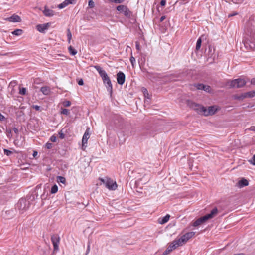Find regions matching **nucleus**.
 Masks as SVG:
<instances>
[{
  "label": "nucleus",
  "mask_w": 255,
  "mask_h": 255,
  "mask_svg": "<svg viewBox=\"0 0 255 255\" xmlns=\"http://www.w3.org/2000/svg\"><path fill=\"white\" fill-rule=\"evenodd\" d=\"M218 210L217 208H214L211 213L203 216L194 222L192 224V226L194 227H197L201 224L204 223L208 219H211L215 216L218 213Z\"/></svg>",
  "instance_id": "nucleus-1"
},
{
  "label": "nucleus",
  "mask_w": 255,
  "mask_h": 255,
  "mask_svg": "<svg viewBox=\"0 0 255 255\" xmlns=\"http://www.w3.org/2000/svg\"><path fill=\"white\" fill-rule=\"evenodd\" d=\"M247 37L244 45L246 47L249 45L251 49L255 46V29H251L247 31Z\"/></svg>",
  "instance_id": "nucleus-2"
},
{
  "label": "nucleus",
  "mask_w": 255,
  "mask_h": 255,
  "mask_svg": "<svg viewBox=\"0 0 255 255\" xmlns=\"http://www.w3.org/2000/svg\"><path fill=\"white\" fill-rule=\"evenodd\" d=\"M246 83L245 80L241 78L234 79L228 82L230 87L237 88L243 87Z\"/></svg>",
  "instance_id": "nucleus-3"
},
{
  "label": "nucleus",
  "mask_w": 255,
  "mask_h": 255,
  "mask_svg": "<svg viewBox=\"0 0 255 255\" xmlns=\"http://www.w3.org/2000/svg\"><path fill=\"white\" fill-rule=\"evenodd\" d=\"M100 180L105 185V186L109 190H114L117 187L116 182L110 178H106L105 179L100 178Z\"/></svg>",
  "instance_id": "nucleus-4"
},
{
  "label": "nucleus",
  "mask_w": 255,
  "mask_h": 255,
  "mask_svg": "<svg viewBox=\"0 0 255 255\" xmlns=\"http://www.w3.org/2000/svg\"><path fill=\"white\" fill-rule=\"evenodd\" d=\"M188 105L193 110L196 111L197 113L199 114H203V111L204 110V107L200 105L199 104H197L191 101H188L187 102Z\"/></svg>",
  "instance_id": "nucleus-5"
},
{
  "label": "nucleus",
  "mask_w": 255,
  "mask_h": 255,
  "mask_svg": "<svg viewBox=\"0 0 255 255\" xmlns=\"http://www.w3.org/2000/svg\"><path fill=\"white\" fill-rule=\"evenodd\" d=\"M116 8L118 11H119L121 13H123L124 14V15L128 18H130L132 16V12L125 5H119Z\"/></svg>",
  "instance_id": "nucleus-6"
},
{
  "label": "nucleus",
  "mask_w": 255,
  "mask_h": 255,
  "mask_svg": "<svg viewBox=\"0 0 255 255\" xmlns=\"http://www.w3.org/2000/svg\"><path fill=\"white\" fill-rule=\"evenodd\" d=\"M219 110V108L216 106H209L207 108L204 107V110L203 115L205 116L214 115L217 111Z\"/></svg>",
  "instance_id": "nucleus-7"
},
{
  "label": "nucleus",
  "mask_w": 255,
  "mask_h": 255,
  "mask_svg": "<svg viewBox=\"0 0 255 255\" xmlns=\"http://www.w3.org/2000/svg\"><path fill=\"white\" fill-rule=\"evenodd\" d=\"M195 233L194 232H188L178 239L182 245L186 243L190 239L193 237Z\"/></svg>",
  "instance_id": "nucleus-8"
},
{
  "label": "nucleus",
  "mask_w": 255,
  "mask_h": 255,
  "mask_svg": "<svg viewBox=\"0 0 255 255\" xmlns=\"http://www.w3.org/2000/svg\"><path fill=\"white\" fill-rule=\"evenodd\" d=\"M102 79L104 85L106 87L107 91L111 95L112 94L113 86L109 77L107 76L105 78H103Z\"/></svg>",
  "instance_id": "nucleus-9"
},
{
  "label": "nucleus",
  "mask_w": 255,
  "mask_h": 255,
  "mask_svg": "<svg viewBox=\"0 0 255 255\" xmlns=\"http://www.w3.org/2000/svg\"><path fill=\"white\" fill-rule=\"evenodd\" d=\"M51 241L54 247V251H58L59 250V244L60 242V238L57 235H53L51 237Z\"/></svg>",
  "instance_id": "nucleus-10"
},
{
  "label": "nucleus",
  "mask_w": 255,
  "mask_h": 255,
  "mask_svg": "<svg viewBox=\"0 0 255 255\" xmlns=\"http://www.w3.org/2000/svg\"><path fill=\"white\" fill-rule=\"evenodd\" d=\"M50 25V23H46L42 24H38L36 26V29L40 32L44 33L47 30Z\"/></svg>",
  "instance_id": "nucleus-11"
},
{
  "label": "nucleus",
  "mask_w": 255,
  "mask_h": 255,
  "mask_svg": "<svg viewBox=\"0 0 255 255\" xmlns=\"http://www.w3.org/2000/svg\"><path fill=\"white\" fill-rule=\"evenodd\" d=\"M117 82L120 85H123L125 81V75L122 72H119L117 74Z\"/></svg>",
  "instance_id": "nucleus-12"
},
{
  "label": "nucleus",
  "mask_w": 255,
  "mask_h": 255,
  "mask_svg": "<svg viewBox=\"0 0 255 255\" xmlns=\"http://www.w3.org/2000/svg\"><path fill=\"white\" fill-rule=\"evenodd\" d=\"M94 68L98 72L100 76L102 78H105L107 76H108V74H107L106 72L103 69L102 67L98 65H95L94 66Z\"/></svg>",
  "instance_id": "nucleus-13"
},
{
  "label": "nucleus",
  "mask_w": 255,
  "mask_h": 255,
  "mask_svg": "<svg viewBox=\"0 0 255 255\" xmlns=\"http://www.w3.org/2000/svg\"><path fill=\"white\" fill-rule=\"evenodd\" d=\"M76 0H65L62 3L58 5V7L60 9L63 8L70 4H74Z\"/></svg>",
  "instance_id": "nucleus-14"
},
{
  "label": "nucleus",
  "mask_w": 255,
  "mask_h": 255,
  "mask_svg": "<svg viewBox=\"0 0 255 255\" xmlns=\"http://www.w3.org/2000/svg\"><path fill=\"white\" fill-rule=\"evenodd\" d=\"M254 96H255L254 91H249V92H248L247 93H245L242 94L240 97H238L237 99H243L244 98H246V97L252 98Z\"/></svg>",
  "instance_id": "nucleus-15"
},
{
  "label": "nucleus",
  "mask_w": 255,
  "mask_h": 255,
  "mask_svg": "<svg viewBox=\"0 0 255 255\" xmlns=\"http://www.w3.org/2000/svg\"><path fill=\"white\" fill-rule=\"evenodd\" d=\"M89 128H87L85 132L84 135L83 136L82 138V144L83 145H84L85 144H86L87 142L88 139L90 137V133L89 132Z\"/></svg>",
  "instance_id": "nucleus-16"
},
{
  "label": "nucleus",
  "mask_w": 255,
  "mask_h": 255,
  "mask_svg": "<svg viewBox=\"0 0 255 255\" xmlns=\"http://www.w3.org/2000/svg\"><path fill=\"white\" fill-rule=\"evenodd\" d=\"M248 181L245 178H242L237 183V186L239 188H243V187L248 186Z\"/></svg>",
  "instance_id": "nucleus-17"
},
{
  "label": "nucleus",
  "mask_w": 255,
  "mask_h": 255,
  "mask_svg": "<svg viewBox=\"0 0 255 255\" xmlns=\"http://www.w3.org/2000/svg\"><path fill=\"white\" fill-rule=\"evenodd\" d=\"M7 20L10 22H17L21 21L20 17L17 15L13 14L10 17L7 18Z\"/></svg>",
  "instance_id": "nucleus-18"
},
{
  "label": "nucleus",
  "mask_w": 255,
  "mask_h": 255,
  "mask_svg": "<svg viewBox=\"0 0 255 255\" xmlns=\"http://www.w3.org/2000/svg\"><path fill=\"white\" fill-rule=\"evenodd\" d=\"M170 246L173 250L176 249L178 247L182 246L179 240L178 239L174 240L170 243Z\"/></svg>",
  "instance_id": "nucleus-19"
},
{
  "label": "nucleus",
  "mask_w": 255,
  "mask_h": 255,
  "mask_svg": "<svg viewBox=\"0 0 255 255\" xmlns=\"http://www.w3.org/2000/svg\"><path fill=\"white\" fill-rule=\"evenodd\" d=\"M43 13L45 16L47 17L53 16L54 14V12L53 10L48 9L47 8H45L44 10L43 11Z\"/></svg>",
  "instance_id": "nucleus-20"
},
{
  "label": "nucleus",
  "mask_w": 255,
  "mask_h": 255,
  "mask_svg": "<svg viewBox=\"0 0 255 255\" xmlns=\"http://www.w3.org/2000/svg\"><path fill=\"white\" fill-rule=\"evenodd\" d=\"M170 217L169 214H167L164 217L159 218L158 222L161 224H164L169 221Z\"/></svg>",
  "instance_id": "nucleus-21"
},
{
  "label": "nucleus",
  "mask_w": 255,
  "mask_h": 255,
  "mask_svg": "<svg viewBox=\"0 0 255 255\" xmlns=\"http://www.w3.org/2000/svg\"><path fill=\"white\" fill-rule=\"evenodd\" d=\"M40 91L44 95H48L50 93V89L46 86L42 87L40 89Z\"/></svg>",
  "instance_id": "nucleus-22"
},
{
  "label": "nucleus",
  "mask_w": 255,
  "mask_h": 255,
  "mask_svg": "<svg viewBox=\"0 0 255 255\" xmlns=\"http://www.w3.org/2000/svg\"><path fill=\"white\" fill-rule=\"evenodd\" d=\"M69 52L71 55H75L77 54V51L72 46H70L68 47Z\"/></svg>",
  "instance_id": "nucleus-23"
},
{
  "label": "nucleus",
  "mask_w": 255,
  "mask_h": 255,
  "mask_svg": "<svg viewBox=\"0 0 255 255\" xmlns=\"http://www.w3.org/2000/svg\"><path fill=\"white\" fill-rule=\"evenodd\" d=\"M201 43H202L201 38H199L197 41L196 45V50L198 51L200 49V48L201 47Z\"/></svg>",
  "instance_id": "nucleus-24"
},
{
  "label": "nucleus",
  "mask_w": 255,
  "mask_h": 255,
  "mask_svg": "<svg viewBox=\"0 0 255 255\" xmlns=\"http://www.w3.org/2000/svg\"><path fill=\"white\" fill-rule=\"evenodd\" d=\"M22 32L23 31L21 29H17L14 30L13 32H12V33L13 35H15L16 36H19V35H20L22 34Z\"/></svg>",
  "instance_id": "nucleus-25"
},
{
  "label": "nucleus",
  "mask_w": 255,
  "mask_h": 255,
  "mask_svg": "<svg viewBox=\"0 0 255 255\" xmlns=\"http://www.w3.org/2000/svg\"><path fill=\"white\" fill-rule=\"evenodd\" d=\"M57 182L63 183L64 184L66 183V179L65 177L62 176H58L57 177Z\"/></svg>",
  "instance_id": "nucleus-26"
},
{
  "label": "nucleus",
  "mask_w": 255,
  "mask_h": 255,
  "mask_svg": "<svg viewBox=\"0 0 255 255\" xmlns=\"http://www.w3.org/2000/svg\"><path fill=\"white\" fill-rule=\"evenodd\" d=\"M58 191V186L56 185L53 186L51 189V193L52 194L56 193Z\"/></svg>",
  "instance_id": "nucleus-27"
},
{
  "label": "nucleus",
  "mask_w": 255,
  "mask_h": 255,
  "mask_svg": "<svg viewBox=\"0 0 255 255\" xmlns=\"http://www.w3.org/2000/svg\"><path fill=\"white\" fill-rule=\"evenodd\" d=\"M67 37L68 43H70L72 39V34L69 29H67Z\"/></svg>",
  "instance_id": "nucleus-28"
},
{
  "label": "nucleus",
  "mask_w": 255,
  "mask_h": 255,
  "mask_svg": "<svg viewBox=\"0 0 255 255\" xmlns=\"http://www.w3.org/2000/svg\"><path fill=\"white\" fill-rule=\"evenodd\" d=\"M61 114L65 115H68L70 114V111L68 109H62Z\"/></svg>",
  "instance_id": "nucleus-29"
},
{
  "label": "nucleus",
  "mask_w": 255,
  "mask_h": 255,
  "mask_svg": "<svg viewBox=\"0 0 255 255\" xmlns=\"http://www.w3.org/2000/svg\"><path fill=\"white\" fill-rule=\"evenodd\" d=\"M62 104H63L64 107H68L70 106V105L71 104V103L69 101L66 100V101H63L62 102Z\"/></svg>",
  "instance_id": "nucleus-30"
},
{
  "label": "nucleus",
  "mask_w": 255,
  "mask_h": 255,
  "mask_svg": "<svg viewBox=\"0 0 255 255\" xmlns=\"http://www.w3.org/2000/svg\"><path fill=\"white\" fill-rule=\"evenodd\" d=\"M210 89H211L210 86L204 84L202 90H203L205 91L209 92L210 91Z\"/></svg>",
  "instance_id": "nucleus-31"
},
{
  "label": "nucleus",
  "mask_w": 255,
  "mask_h": 255,
  "mask_svg": "<svg viewBox=\"0 0 255 255\" xmlns=\"http://www.w3.org/2000/svg\"><path fill=\"white\" fill-rule=\"evenodd\" d=\"M26 93V89L25 88H20L19 90V94L20 95H24Z\"/></svg>",
  "instance_id": "nucleus-32"
},
{
  "label": "nucleus",
  "mask_w": 255,
  "mask_h": 255,
  "mask_svg": "<svg viewBox=\"0 0 255 255\" xmlns=\"http://www.w3.org/2000/svg\"><path fill=\"white\" fill-rule=\"evenodd\" d=\"M4 154L5 155H6L7 156H10L11 154H12V152L10 150L6 149H4L3 150Z\"/></svg>",
  "instance_id": "nucleus-33"
},
{
  "label": "nucleus",
  "mask_w": 255,
  "mask_h": 255,
  "mask_svg": "<svg viewBox=\"0 0 255 255\" xmlns=\"http://www.w3.org/2000/svg\"><path fill=\"white\" fill-rule=\"evenodd\" d=\"M203 85L204 84H197L196 85H195V87L198 90H202L203 89Z\"/></svg>",
  "instance_id": "nucleus-34"
},
{
  "label": "nucleus",
  "mask_w": 255,
  "mask_h": 255,
  "mask_svg": "<svg viewBox=\"0 0 255 255\" xmlns=\"http://www.w3.org/2000/svg\"><path fill=\"white\" fill-rule=\"evenodd\" d=\"M88 6L90 8H93L95 6L94 2L92 0H89L88 2Z\"/></svg>",
  "instance_id": "nucleus-35"
},
{
  "label": "nucleus",
  "mask_w": 255,
  "mask_h": 255,
  "mask_svg": "<svg viewBox=\"0 0 255 255\" xmlns=\"http://www.w3.org/2000/svg\"><path fill=\"white\" fill-rule=\"evenodd\" d=\"M130 61L133 67H134V63L135 62V59L134 57L131 56L130 58Z\"/></svg>",
  "instance_id": "nucleus-36"
},
{
  "label": "nucleus",
  "mask_w": 255,
  "mask_h": 255,
  "mask_svg": "<svg viewBox=\"0 0 255 255\" xmlns=\"http://www.w3.org/2000/svg\"><path fill=\"white\" fill-rule=\"evenodd\" d=\"M111 1L114 2L116 3H123L125 0H110Z\"/></svg>",
  "instance_id": "nucleus-37"
},
{
  "label": "nucleus",
  "mask_w": 255,
  "mask_h": 255,
  "mask_svg": "<svg viewBox=\"0 0 255 255\" xmlns=\"http://www.w3.org/2000/svg\"><path fill=\"white\" fill-rule=\"evenodd\" d=\"M53 146V144L51 143H47L45 144V147L48 149H51Z\"/></svg>",
  "instance_id": "nucleus-38"
},
{
  "label": "nucleus",
  "mask_w": 255,
  "mask_h": 255,
  "mask_svg": "<svg viewBox=\"0 0 255 255\" xmlns=\"http://www.w3.org/2000/svg\"><path fill=\"white\" fill-rule=\"evenodd\" d=\"M135 46H136V49L138 50V51H139L140 50V44H139V43L137 41H136L135 42Z\"/></svg>",
  "instance_id": "nucleus-39"
},
{
  "label": "nucleus",
  "mask_w": 255,
  "mask_h": 255,
  "mask_svg": "<svg viewBox=\"0 0 255 255\" xmlns=\"http://www.w3.org/2000/svg\"><path fill=\"white\" fill-rule=\"evenodd\" d=\"M250 162L252 164L255 165V154L253 156L252 159L250 160Z\"/></svg>",
  "instance_id": "nucleus-40"
},
{
  "label": "nucleus",
  "mask_w": 255,
  "mask_h": 255,
  "mask_svg": "<svg viewBox=\"0 0 255 255\" xmlns=\"http://www.w3.org/2000/svg\"><path fill=\"white\" fill-rule=\"evenodd\" d=\"M50 140L52 141V142H56V137L54 135H53L51 137H50Z\"/></svg>",
  "instance_id": "nucleus-41"
},
{
  "label": "nucleus",
  "mask_w": 255,
  "mask_h": 255,
  "mask_svg": "<svg viewBox=\"0 0 255 255\" xmlns=\"http://www.w3.org/2000/svg\"><path fill=\"white\" fill-rule=\"evenodd\" d=\"M166 0H162L160 2V4L162 6H164L166 4Z\"/></svg>",
  "instance_id": "nucleus-42"
},
{
  "label": "nucleus",
  "mask_w": 255,
  "mask_h": 255,
  "mask_svg": "<svg viewBox=\"0 0 255 255\" xmlns=\"http://www.w3.org/2000/svg\"><path fill=\"white\" fill-rule=\"evenodd\" d=\"M78 83L79 85H83L84 84V82H83V80L82 79H80V80H79V81H78Z\"/></svg>",
  "instance_id": "nucleus-43"
},
{
  "label": "nucleus",
  "mask_w": 255,
  "mask_h": 255,
  "mask_svg": "<svg viewBox=\"0 0 255 255\" xmlns=\"http://www.w3.org/2000/svg\"><path fill=\"white\" fill-rule=\"evenodd\" d=\"M244 1V0H235L234 1H233L234 3H240Z\"/></svg>",
  "instance_id": "nucleus-44"
},
{
  "label": "nucleus",
  "mask_w": 255,
  "mask_h": 255,
  "mask_svg": "<svg viewBox=\"0 0 255 255\" xmlns=\"http://www.w3.org/2000/svg\"><path fill=\"white\" fill-rule=\"evenodd\" d=\"M26 203V200L24 199H20L18 202V204H21L22 203L25 204Z\"/></svg>",
  "instance_id": "nucleus-45"
},
{
  "label": "nucleus",
  "mask_w": 255,
  "mask_h": 255,
  "mask_svg": "<svg viewBox=\"0 0 255 255\" xmlns=\"http://www.w3.org/2000/svg\"><path fill=\"white\" fill-rule=\"evenodd\" d=\"M59 137L61 139H63L65 137V134L63 133H59Z\"/></svg>",
  "instance_id": "nucleus-46"
},
{
  "label": "nucleus",
  "mask_w": 255,
  "mask_h": 255,
  "mask_svg": "<svg viewBox=\"0 0 255 255\" xmlns=\"http://www.w3.org/2000/svg\"><path fill=\"white\" fill-rule=\"evenodd\" d=\"M5 119L4 116L0 113V121H2Z\"/></svg>",
  "instance_id": "nucleus-47"
},
{
  "label": "nucleus",
  "mask_w": 255,
  "mask_h": 255,
  "mask_svg": "<svg viewBox=\"0 0 255 255\" xmlns=\"http://www.w3.org/2000/svg\"><path fill=\"white\" fill-rule=\"evenodd\" d=\"M251 83L253 85H255V77L251 79Z\"/></svg>",
  "instance_id": "nucleus-48"
},
{
  "label": "nucleus",
  "mask_w": 255,
  "mask_h": 255,
  "mask_svg": "<svg viewBox=\"0 0 255 255\" xmlns=\"http://www.w3.org/2000/svg\"><path fill=\"white\" fill-rule=\"evenodd\" d=\"M165 16H162L160 18V21L162 22L165 19Z\"/></svg>",
  "instance_id": "nucleus-49"
},
{
  "label": "nucleus",
  "mask_w": 255,
  "mask_h": 255,
  "mask_svg": "<svg viewBox=\"0 0 255 255\" xmlns=\"http://www.w3.org/2000/svg\"><path fill=\"white\" fill-rule=\"evenodd\" d=\"M38 152L36 151H34L33 153V156L35 157L37 155Z\"/></svg>",
  "instance_id": "nucleus-50"
},
{
  "label": "nucleus",
  "mask_w": 255,
  "mask_h": 255,
  "mask_svg": "<svg viewBox=\"0 0 255 255\" xmlns=\"http://www.w3.org/2000/svg\"><path fill=\"white\" fill-rule=\"evenodd\" d=\"M167 249L168 250H169V252L170 253L173 250L172 248L170 245H169V246L168 247V248Z\"/></svg>",
  "instance_id": "nucleus-51"
},
{
  "label": "nucleus",
  "mask_w": 255,
  "mask_h": 255,
  "mask_svg": "<svg viewBox=\"0 0 255 255\" xmlns=\"http://www.w3.org/2000/svg\"><path fill=\"white\" fill-rule=\"evenodd\" d=\"M237 13L235 12V13H232V14H229L228 17H232V16H234V15H237Z\"/></svg>",
  "instance_id": "nucleus-52"
},
{
  "label": "nucleus",
  "mask_w": 255,
  "mask_h": 255,
  "mask_svg": "<svg viewBox=\"0 0 255 255\" xmlns=\"http://www.w3.org/2000/svg\"><path fill=\"white\" fill-rule=\"evenodd\" d=\"M34 108H35V110H39L40 109V107L39 106H37V105H35L34 106Z\"/></svg>",
  "instance_id": "nucleus-53"
},
{
  "label": "nucleus",
  "mask_w": 255,
  "mask_h": 255,
  "mask_svg": "<svg viewBox=\"0 0 255 255\" xmlns=\"http://www.w3.org/2000/svg\"><path fill=\"white\" fill-rule=\"evenodd\" d=\"M250 130H252V131H255V127L253 126V127H251L250 128Z\"/></svg>",
  "instance_id": "nucleus-54"
},
{
  "label": "nucleus",
  "mask_w": 255,
  "mask_h": 255,
  "mask_svg": "<svg viewBox=\"0 0 255 255\" xmlns=\"http://www.w3.org/2000/svg\"><path fill=\"white\" fill-rule=\"evenodd\" d=\"M167 255L168 254H169L170 253L169 252V250H168L167 249H166L164 252Z\"/></svg>",
  "instance_id": "nucleus-55"
},
{
  "label": "nucleus",
  "mask_w": 255,
  "mask_h": 255,
  "mask_svg": "<svg viewBox=\"0 0 255 255\" xmlns=\"http://www.w3.org/2000/svg\"><path fill=\"white\" fill-rule=\"evenodd\" d=\"M148 96H149V94H148V93H146V94L145 93V98H147L148 99H149V97H148Z\"/></svg>",
  "instance_id": "nucleus-56"
},
{
  "label": "nucleus",
  "mask_w": 255,
  "mask_h": 255,
  "mask_svg": "<svg viewBox=\"0 0 255 255\" xmlns=\"http://www.w3.org/2000/svg\"><path fill=\"white\" fill-rule=\"evenodd\" d=\"M144 94H145V93L146 94V93H147V89H144Z\"/></svg>",
  "instance_id": "nucleus-57"
},
{
  "label": "nucleus",
  "mask_w": 255,
  "mask_h": 255,
  "mask_svg": "<svg viewBox=\"0 0 255 255\" xmlns=\"http://www.w3.org/2000/svg\"><path fill=\"white\" fill-rule=\"evenodd\" d=\"M17 131V129L16 128H15V129H14V131H15V132H16V131Z\"/></svg>",
  "instance_id": "nucleus-58"
},
{
  "label": "nucleus",
  "mask_w": 255,
  "mask_h": 255,
  "mask_svg": "<svg viewBox=\"0 0 255 255\" xmlns=\"http://www.w3.org/2000/svg\"><path fill=\"white\" fill-rule=\"evenodd\" d=\"M161 255H167L164 252Z\"/></svg>",
  "instance_id": "nucleus-59"
},
{
  "label": "nucleus",
  "mask_w": 255,
  "mask_h": 255,
  "mask_svg": "<svg viewBox=\"0 0 255 255\" xmlns=\"http://www.w3.org/2000/svg\"><path fill=\"white\" fill-rule=\"evenodd\" d=\"M161 255H167L164 252Z\"/></svg>",
  "instance_id": "nucleus-60"
},
{
  "label": "nucleus",
  "mask_w": 255,
  "mask_h": 255,
  "mask_svg": "<svg viewBox=\"0 0 255 255\" xmlns=\"http://www.w3.org/2000/svg\"><path fill=\"white\" fill-rule=\"evenodd\" d=\"M88 250H89V246H88Z\"/></svg>",
  "instance_id": "nucleus-61"
},
{
  "label": "nucleus",
  "mask_w": 255,
  "mask_h": 255,
  "mask_svg": "<svg viewBox=\"0 0 255 255\" xmlns=\"http://www.w3.org/2000/svg\"><path fill=\"white\" fill-rule=\"evenodd\" d=\"M254 95L255 96V90H254Z\"/></svg>",
  "instance_id": "nucleus-62"
}]
</instances>
